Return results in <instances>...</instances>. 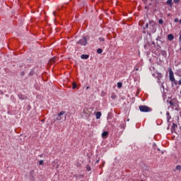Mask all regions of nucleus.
I'll list each match as a JSON object with an SVG mask.
<instances>
[{
    "label": "nucleus",
    "instance_id": "nucleus-1",
    "mask_svg": "<svg viewBox=\"0 0 181 181\" xmlns=\"http://www.w3.org/2000/svg\"><path fill=\"white\" fill-rule=\"evenodd\" d=\"M66 114V111H61L54 119V122H63V115Z\"/></svg>",
    "mask_w": 181,
    "mask_h": 181
},
{
    "label": "nucleus",
    "instance_id": "nucleus-2",
    "mask_svg": "<svg viewBox=\"0 0 181 181\" xmlns=\"http://www.w3.org/2000/svg\"><path fill=\"white\" fill-rule=\"evenodd\" d=\"M139 108L141 112H151L152 111V109L146 105H140Z\"/></svg>",
    "mask_w": 181,
    "mask_h": 181
},
{
    "label": "nucleus",
    "instance_id": "nucleus-3",
    "mask_svg": "<svg viewBox=\"0 0 181 181\" xmlns=\"http://www.w3.org/2000/svg\"><path fill=\"white\" fill-rule=\"evenodd\" d=\"M77 45H81V46H87V38L83 37L79 40L77 42Z\"/></svg>",
    "mask_w": 181,
    "mask_h": 181
},
{
    "label": "nucleus",
    "instance_id": "nucleus-4",
    "mask_svg": "<svg viewBox=\"0 0 181 181\" xmlns=\"http://www.w3.org/2000/svg\"><path fill=\"white\" fill-rule=\"evenodd\" d=\"M168 71L170 81H175V76L173 75V71H172V68H169Z\"/></svg>",
    "mask_w": 181,
    "mask_h": 181
},
{
    "label": "nucleus",
    "instance_id": "nucleus-5",
    "mask_svg": "<svg viewBox=\"0 0 181 181\" xmlns=\"http://www.w3.org/2000/svg\"><path fill=\"white\" fill-rule=\"evenodd\" d=\"M169 104L172 107H176V105H177V100L176 99H172L169 101Z\"/></svg>",
    "mask_w": 181,
    "mask_h": 181
},
{
    "label": "nucleus",
    "instance_id": "nucleus-6",
    "mask_svg": "<svg viewBox=\"0 0 181 181\" xmlns=\"http://www.w3.org/2000/svg\"><path fill=\"white\" fill-rule=\"evenodd\" d=\"M83 114L86 115V117H88L89 115H91V112L88 110V108L83 109Z\"/></svg>",
    "mask_w": 181,
    "mask_h": 181
},
{
    "label": "nucleus",
    "instance_id": "nucleus-7",
    "mask_svg": "<svg viewBox=\"0 0 181 181\" xmlns=\"http://www.w3.org/2000/svg\"><path fill=\"white\" fill-rule=\"evenodd\" d=\"M30 176L33 180H35V170H31L30 171Z\"/></svg>",
    "mask_w": 181,
    "mask_h": 181
},
{
    "label": "nucleus",
    "instance_id": "nucleus-8",
    "mask_svg": "<svg viewBox=\"0 0 181 181\" xmlns=\"http://www.w3.org/2000/svg\"><path fill=\"white\" fill-rule=\"evenodd\" d=\"M108 137V132H103L102 134V138H103V139H105V138Z\"/></svg>",
    "mask_w": 181,
    "mask_h": 181
},
{
    "label": "nucleus",
    "instance_id": "nucleus-9",
    "mask_svg": "<svg viewBox=\"0 0 181 181\" xmlns=\"http://www.w3.org/2000/svg\"><path fill=\"white\" fill-rule=\"evenodd\" d=\"M176 128H177V124L173 123V127H171L172 132L176 131Z\"/></svg>",
    "mask_w": 181,
    "mask_h": 181
},
{
    "label": "nucleus",
    "instance_id": "nucleus-10",
    "mask_svg": "<svg viewBox=\"0 0 181 181\" xmlns=\"http://www.w3.org/2000/svg\"><path fill=\"white\" fill-rule=\"evenodd\" d=\"M168 39L171 42V40H173V39H175V36H173V34H169L168 35Z\"/></svg>",
    "mask_w": 181,
    "mask_h": 181
},
{
    "label": "nucleus",
    "instance_id": "nucleus-11",
    "mask_svg": "<svg viewBox=\"0 0 181 181\" xmlns=\"http://www.w3.org/2000/svg\"><path fill=\"white\" fill-rule=\"evenodd\" d=\"M88 57H90V56L88 54H82L81 56V59H83L85 60H87V59H88Z\"/></svg>",
    "mask_w": 181,
    "mask_h": 181
},
{
    "label": "nucleus",
    "instance_id": "nucleus-12",
    "mask_svg": "<svg viewBox=\"0 0 181 181\" xmlns=\"http://www.w3.org/2000/svg\"><path fill=\"white\" fill-rule=\"evenodd\" d=\"M50 64H54V63H56V58L54 57L49 60Z\"/></svg>",
    "mask_w": 181,
    "mask_h": 181
},
{
    "label": "nucleus",
    "instance_id": "nucleus-13",
    "mask_svg": "<svg viewBox=\"0 0 181 181\" xmlns=\"http://www.w3.org/2000/svg\"><path fill=\"white\" fill-rule=\"evenodd\" d=\"M100 118H101V113L100 112H98L96 113V119H100Z\"/></svg>",
    "mask_w": 181,
    "mask_h": 181
},
{
    "label": "nucleus",
    "instance_id": "nucleus-14",
    "mask_svg": "<svg viewBox=\"0 0 181 181\" xmlns=\"http://www.w3.org/2000/svg\"><path fill=\"white\" fill-rule=\"evenodd\" d=\"M18 98L20 100H25L26 98V97H25V95H23L22 94H20V95H18Z\"/></svg>",
    "mask_w": 181,
    "mask_h": 181
},
{
    "label": "nucleus",
    "instance_id": "nucleus-15",
    "mask_svg": "<svg viewBox=\"0 0 181 181\" xmlns=\"http://www.w3.org/2000/svg\"><path fill=\"white\" fill-rule=\"evenodd\" d=\"M167 4L169 5L170 6H172L173 5V4L172 3V0H168Z\"/></svg>",
    "mask_w": 181,
    "mask_h": 181
},
{
    "label": "nucleus",
    "instance_id": "nucleus-16",
    "mask_svg": "<svg viewBox=\"0 0 181 181\" xmlns=\"http://www.w3.org/2000/svg\"><path fill=\"white\" fill-rule=\"evenodd\" d=\"M97 53H98V54H101V53H103V49H101V48L98 49Z\"/></svg>",
    "mask_w": 181,
    "mask_h": 181
},
{
    "label": "nucleus",
    "instance_id": "nucleus-17",
    "mask_svg": "<svg viewBox=\"0 0 181 181\" xmlns=\"http://www.w3.org/2000/svg\"><path fill=\"white\" fill-rule=\"evenodd\" d=\"M86 170H88V172L91 171V167L89 165H86Z\"/></svg>",
    "mask_w": 181,
    "mask_h": 181
},
{
    "label": "nucleus",
    "instance_id": "nucleus-18",
    "mask_svg": "<svg viewBox=\"0 0 181 181\" xmlns=\"http://www.w3.org/2000/svg\"><path fill=\"white\" fill-rule=\"evenodd\" d=\"M117 87L118 88H121L122 87V83L121 82L117 83Z\"/></svg>",
    "mask_w": 181,
    "mask_h": 181
},
{
    "label": "nucleus",
    "instance_id": "nucleus-19",
    "mask_svg": "<svg viewBox=\"0 0 181 181\" xmlns=\"http://www.w3.org/2000/svg\"><path fill=\"white\" fill-rule=\"evenodd\" d=\"M111 98H112V100H115V99L117 98V95H116L115 94H112Z\"/></svg>",
    "mask_w": 181,
    "mask_h": 181
},
{
    "label": "nucleus",
    "instance_id": "nucleus-20",
    "mask_svg": "<svg viewBox=\"0 0 181 181\" xmlns=\"http://www.w3.org/2000/svg\"><path fill=\"white\" fill-rule=\"evenodd\" d=\"M99 40L100 42H105V39H104L103 37H99Z\"/></svg>",
    "mask_w": 181,
    "mask_h": 181
},
{
    "label": "nucleus",
    "instance_id": "nucleus-21",
    "mask_svg": "<svg viewBox=\"0 0 181 181\" xmlns=\"http://www.w3.org/2000/svg\"><path fill=\"white\" fill-rule=\"evenodd\" d=\"M77 88V84H76V83H74L72 86L73 90H75V88Z\"/></svg>",
    "mask_w": 181,
    "mask_h": 181
},
{
    "label": "nucleus",
    "instance_id": "nucleus-22",
    "mask_svg": "<svg viewBox=\"0 0 181 181\" xmlns=\"http://www.w3.org/2000/svg\"><path fill=\"white\" fill-rule=\"evenodd\" d=\"M158 23H160V25H163V20L160 19V20L158 21Z\"/></svg>",
    "mask_w": 181,
    "mask_h": 181
},
{
    "label": "nucleus",
    "instance_id": "nucleus-23",
    "mask_svg": "<svg viewBox=\"0 0 181 181\" xmlns=\"http://www.w3.org/2000/svg\"><path fill=\"white\" fill-rule=\"evenodd\" d=\"M43 163H45V161L43 160H40V162H39L40 165H43Z\"/></svg>",
    "mask_w": 181,
    "mask_h": 181
},
{
    "label": "nucleus",
    "instance_id": "nucleus-24",
    "mask_svg": "<svg viewBox=\"0 0 181 181\" xmlns=\"http://www.w3.org/2000/svg\"><path fill=\"white\" fill-rule=\"evenodd\" d=\"M176 170H181V166L180 165H177L176 166Z\"/></svg>",
    "mask_w": 181,
    "mask_h": 181
},
{
    "label": "nucleus",
    "instance_id": "nucleus-25",
    "mask_svg": "<svg viewBox=\"0 0 181 181\" xmlns=\"http://www.w3.org/2000/svg\"><path fill=\"white\" fill-rule=\"evenodd\" d=\"M145 28H146V29H148V28H149V24L146 23V25H145Z\"/></svg>",
    "mask_w": 181,
    "mask_h": 181
},
{
    "label": "nucleus",
    "instance_id": "nucleus-26",
    "mask_svg": "<svg viewBox=\"0 0 181 181\" xmlns=\"http://www.w3.org/2000/svg\"><path fill=\"white\" fill-rule=\"evenodd\" d=\"M175 4H177L179 2V0H173Z\"/></svg>",
    "mask_w": 181,
    "mask_h": 181
},
{
    "label": "nucleus",
    "instance_id": "nucleus-27",
    "mask_svg": "<svg viewBox=\"0 0 181 181\" xmlns=\"http://www.w3.org/2000/svg\"><path fill=\"white\" fill-rule=\"evenodd\" d=\"M179 40H180V42H181V33H180V35Z\"/></svg>",
    "mask_w": 181,
    "mask_h": 181
},
{
    "label": "nucleus",
    "instance_id": "nucleus-28",
    "mask_svg": "<svg viewBox=\"0 0 181 181\" xmlns=\"http://www.w3.org/2000/svg\"><path fill=\"white\" fill-rule=\"evenodd\" d=\"M178 84L181 86V79L178 81Z\"/></svg>",
    "mask_w": 181,
    "mask_h": 181
},
{
    "label": "nucleus",
    "instance_id": "nucleus-29",
    "mask_svg": "<svg viewBox=\"0 0 181 181\" xmlns=\"http://www.w3.org/2000/svg\"><path fill=\"white\" fill-rule=\"evenodd\" d=\"M135 70L136 71H138V70H139V68H136Z\"/></svg>",
    "mask_w": 181,
    "mask_h": 181
},
{
    "label": "nucleus",
    "instance_id": "nucleus-30",
    "mask_svg": "<svg viewBox=\"0 0 181 181\" xmlns=\"http://www.w3.org/2000/svg\"><path fill=\"white\" fill-rule=\"evenodd\" d=\"M166 115H168V116L170 115L169 112H166Z\"/></svg>",
    "mask_w": 181,
    "mask_h": 181
},
{
    "label": "nucleus",
    "instance_id": "nucleus-31",
    "mask_svg": "<svg viewBox=\"0 0 181 181\" xmlns=\"http://www.w3.org/2000/svg\"><path fill=\"white\" fill-rule=\"evenodd\" d=\"M0 94H4V93L1 90H0Z\"/></svg>",
    "mask_w": 181,
    "mask_h": 181
},
{
    "label": "nucleus",
    "instance_id": "nucleus-32",
    "mask_svg": "<svg viewBox=\"0 0 181 181\" xmlns=\"http://www.w3.org/2000/svg\"><path fill=\"white\" fill-rule=\"evenodd\" d=\"M177 21H178L177 18H176V19L175 20V22H177Z\"/></svg>",
    "mask_w": 181,
    "mask_h": 181
},
{
    "label": "nucleus",
    "instance_id": "nucleus-33",
    "mask_svg": "<svg viewBox=\"0 0 181 181\" xmlns=\"http://www.w3.org/2000/svg\"><path fill=\"white\" fill-rule=\"evenodd\" d=\"M167 119H168V121H169V120L170 119V118H169V117H167Z\"/></svg>",
    "mask_w": 181,
    "mask_h": 181
},
{
    "label": "nucleus",
    "instance_id": "nucleus-34",
    "mask_svg": "<svg viewBox=\"0 0 181 181\" xmlns=\"http://www.w3.org/2000/svg\"><path fill=\"white\" fill-rule=\"evenodd\" d=\"M159 77H162V75H161V74H159Z\"/></svg>",
    "mask_w": 181,
    "mask_h": 181
},
{
    "label": "nucleus",
    "instance_id": "nucleus-35",
    "mask_svg": "<svg viewBox=\"0 0 181 181\" xmlns=\"http://www.w3.org/2000/svg\"><path fill=\"white\" fill-rule=\"evenodd\" d=\"M180 23L181 24V19L180 20Z\"/></svg>",
    "mask_w": 181,
    "mask_h": 181
},
{
    "label": "nucleus",
    "instance_id": "nucleus-36",
    "mask_svg": "<svg viewBox=\"0 0 181 181\" xmlns=\"http://www.w3.org/2000/svg\"><path fill=\"white\" fill-rule=\"evenodd\" d=\"M153 145H154V146H156V144H154Z\"/></svg>",
    "mask_w": 181,
    "mask_h": 181
},
{
    "label": "nucleus",
    "instance_id": "nucleus-37",
    "mask_svg": "<svg viewBox=\"0 0 181 181\" xmlns=\"http://www.w3.org/2000/svg\"><path fill=\"white\" fill-rule=\"evenodd\" d=\"M86 88H88H88H89V87L88 86Z\"/></svg>",
    "mask_w": 181,
    "mask_h": 181
}]
</instances>
